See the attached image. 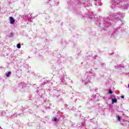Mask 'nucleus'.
<instances>
[{
    "label": "nucleus",
    "instance_id": "f03ea898",
    "mask_svg": "<svg viewBox=\"0 0 129 129\" xmlns=\"http://www.w3.org/2000/svg\"><path fill=\"white\" fill-rule=\"evenodd\" d=\"M112 103H114V102H117V99L114 98V99H112Z\"/></svg>",
    "mask_w": 129,
    "mask_h": 129
},
{
    "label": "nucleus",
    "instance_id": "39448f33",
    "mask_svg": "<svg viewBox=\"0 0 129 129\" xmlns=\"http://www.w3.org/2000/svg\"><path fill=\"white\" fill-rule=\"evenodd\" d=\"M117 118L118 119V121H120V116L119 115L116 116Z\"/></svg>",
    "mask_w": 129,
    "mask_h": 129
},
{
    "label": "nucleus",
    "instance_id": "0eeeda50",
    "mask_svg": "<svg viewBox=\"0 0 129 129\" xmlns=\"http://www.w3.org/2000/svg\"><path fill=\"white\" fill-rule=\"evenodd\" d=\"M53 120H54V121H57V119H56V118H53Z\"/></svg>",
    "mask_w": 129,
    "mask_h": 129
},
{
    "label": "nucleus",
    "instance_id": "7ed1b4c3",
    "mask_svg": "<svg viewBox=\"0 0 129 129\" xmlns=\"http://www.w3.org/2000/svg\"><path fill=\"white\" fill-rule=\"evenodd\" d=\"M11 74H12V72H9L7 74V77H10V75H11Z\"/></svg>",
    "mask_w": 129,
    "mask_h": 129
},
{
    "label": "nucleus",
    "instance_id": "423d86ee",
    "mask_svg": "<svg viewBox=\"0 0 129 129\" xmlns=\"http://www.w3.org/2000/svg\"><path fill=\"white\" fill-rule=\"evenodd\" d=\"M108 93L109 94H112V91H111V90H109Z\"/></svg>",
    "mask_w": 129,
    "mask_h": 129
},
{
    "label": "nucleus",
    "instance_id": "f257e3e1",
    "mask_svg": "<svg viewBox=\"0 0 129 129\" xmlns=\"http://www.w3.org/2000/svg\"><path fill=\"white\" fill-rule=\"evenodd\" d=\"M10 24H11L12 25L15 24V19H14V17H10Z\"/></svg>",
    "mask_w": 129,
    "mask_h": 129
},
{
    "label": "nucleus",
    "instance_id": "1a4fd4ad",
    "mask_svg": "<svg viewBox=\"0 0 129 129\" xmlns=\"http://www.w3.org/2000/svg\"><path fill=\"white\" fill-rule=\"evenodd\" d=\"M128 88H129V84H128Z\"/></svg>",
    "mask_w": 129,
    "mask_h": 129
},
{
    "label": "nucleus",
    "instance_id": "20e7f679",
    "mask_svg": "<svg viewBox=\"0 0 129 129\" xmlns=\"http://www.w3.org/2000/svg\"><path fill=\"white\" fill-rule=\"evenodd\" d=\"M17 46L18 49H21V44L18 43Z\"/></svg>",
    "mask_w": 129,
    "mask_h": 129
},
{
    "label": "nucleus",
    "instance_id": "6e6552de",
    "mask_svg": "<svg viewBox=\"0 0 129 129\" xmlns=\"http://www.w3.org/2000/svg\"><path fill=\"white\" fill-rule=\"evenodd\" d=\"M121 98H124V96H121Z\"/></svg>",
    "mask_w": 129,
    "mask_h": 129
}]
</instances>
